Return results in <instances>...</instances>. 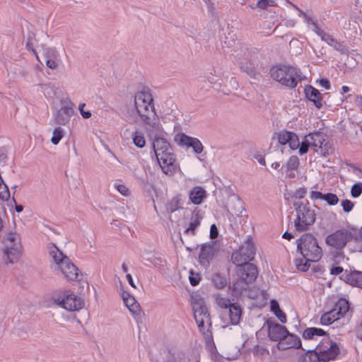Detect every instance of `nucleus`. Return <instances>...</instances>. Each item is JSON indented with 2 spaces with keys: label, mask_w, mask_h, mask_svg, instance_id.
Listing matches in <instances>:
<instances>
[{
  "label": "nucleus",
  "mask_w": 362,
  "mask_h": 362,
  "mask_svg": "<svg viewBox=\"0 0 362 362\" xmlns=\"http://www.w3.org/2000/svg\"><path fill=\"white\" fill-rule=\"evenodd\" d=\"M153 99L149 90L137 91L134 97V106L141 121L147 127L158 129L159 119L156 112Z\"/></svg>",
  "instance_id": "1"
},
{
  "label": "nucleus",
  "mask_w": 362,
  "mask_h": 362,
  "mask_svg": "<svg viewBox=\"0 0 362 362\" xmlns=\"http://www.w3.org/2000/svg\"><path fill=\"white\" fill-rule=\"evenodd\" d=\"M297 249L305 259L297 264V268L302 272L308 270L310 262H317L322 256V250L318 245L317 239L310 233L303 235L297 240Z\"/></svg>",
  "instance_id": "2"
},
{
  "label": "nucleus",
  "mask_w": 362,
  "mask_h": 362,
  "mask_svg": "<svg viewBox=\"0 0 362 362\" xmlns=\"http://www.w3.org/2000/svg\"><path fill=\"white\" fill-rule=\"evenodd\" d=\"M49 255L52 257L53 262L64 275L68 281H76L78 278V269L71 262L69 258L64 255V253L53 243L47 245Z\"/></svg>",
  "instance_id": "3"
},
{
  "label": "nucleus",
  "mask_w": 362,
  "mask_h": 362,
  "mask_svg": "<svg viewBox=\"0 0 362 362\" xmlns=\"http://www.w3.org/2000/svg\"><path fill=\"white\" fill-rule=\"evenodd\" d=\"M269 73L274 80L290 88H295L298 81L305 79L298 69L287 65L274 66Z\"/></svg>",
  "instance_id": "4"
},
{
  "label": "nucleus",
  "mask_w": 362,
  "mask_h": 362,
  "mask_svg": "<svg viewBox=\"0 0 362 362\" xmlns=\"http://www.w3.org/2000/svg\"><path fill=\"white\" fill-rule=\"evenodd\" d=\"M293 206L296 211V218L294 221L296 229L304 231L315 221L316 214L308 201L295 200Z\"/></svg>",
  "instance_id": "5"
},
{
  "label": "nucleus",
  "mask_w": 362,
  "mask_h": 362,
  "mask_svg": "<svg viewBox=\"0 0 362 362\" xmlns=\"http://www.w3.org/2000/svg\"><path fill=\"white\" fill-rule=\"evenodd\" d=\"M311 350L317 354L321 362L335 360L340 353L337 344L330 340L329 337L324 338L315 346V349Z\"/></svg>",
  "instance_id": "6"
},
{
  "label": "nucleus",
  "mask_w": 362,
  "mask_h": 362,
  "mask_svg": "<svg viewBox=\"0 0 362 362\" xmlns=\"http://www.w3.org/2000/svg\"><path fill=\"white\" fill-rule=\"evenodd\" d=\"M5 246L4 256L6 263H13L19 259L21 253V245L19 235L10 233L4 238Z\"/></svg>",
  "instance_id": "7"
},
{
  "label": "nucleus",
  "mask_w": 362,
  "mask_h": 362,
  "mask_svg": "<svg viewBox=\"0 0 362 362\" xmlns=\"http://www.w3.org/2000/svg\"><path fill=\"white\" fill-rule=\"evenodd\" d=\"M194 317L202 332H204L206 327H210L211 320L206 303L203 299H197L192 303Z\"/></svg>",
  "instance_id": "8"
},
{
  "label": "nucleus",
  "mask_w": 362,
  "mask_h": 362,
  "mask_svg": "<svg viewBox=\"0 0 362 362\" xmlns=\"http://www.w3.org/2000/svg\"><path fill=\"white\" fill-rule=\"evenodd\" d=\"M349 310V303L344 298H340L334 307L329 311L324 313L320 317V323L322 325H329L339 320Z\"/></svg>",
  "instance_id": "9"
},
{
  "label": "nucleus",
  "mask_w": 362,
  "mask_h": 362,
  "mask_svg": "<svg viewBox=\"0 0 362 362\" xmlns=\"http://www.w3.org/2000/svg\"><path fill=\"white\" fill-rule=\"evenodd\" d=\"M231 259L233 264L238 267L237 272L243 273L247 272L246 279L251 280H255L258 275V271L257 267L250 263V260L246 259L244 256L243 252L240 250L233 253Z\"/></svg>",
  "instance_id": "10"
},
{
  "label": "nucleus",
  "mask_w": 362,
  "mask_h": 362,
  "mask_svg": "<svg viewBox=\"0 0 362 362\" xmlns=\"http://www.w3.org/2000/svg\"><path fill=\"white\" fill-rule=\"evenodd\" d=\"M353 238V234L347 229L342 228L329 234L325 239L327 245L337 250L343 249Z\"/></svg>",
  "instance_id": "11"
},
{
  "label": "nucleus",
  "mask_w": 362,
  "mask_h": 362,
  "mask_svg": "<svg viewBox=\"0 0 362 362\" xmlns=\"http://www.w3.org/2000/svg\"><path fill=\"white\" fill-rule=\"evenodd\" d=\"M61 108L54 115V124L65 126L69 123L71 117L74 113V104L69 99L61 102Z\"/></svg>",
  "instance_id": "12"
},
{
  "label": "nucleus",
  "mask_w": 362,
  "mask_h": 362,
  "mask_svg": "<svg viewBox=\"0 0 362 362\" xmlns=\"http://www.w3.org/2000/svg\"><path fill=\"white\" fill-rule=\"evenodd\" d=\"M54 304L69 311H76L81 309L84 305L83 301L75 294H67L63 297L54 298Z\"/></svg>",
  "instance_id": "13"
},
{
  "label": "nucleus",
  "mask_w": 362,
  "mask_h": 362,
  "mask_svg": "<svg viewBox=\"0 0 362 362\" xmlns=\"http://www.w3.org/2000/svg\"><path fill=\"white\" fill-rule=\"evenodd\" d=\"M163 154L164 156L162 157V159H157V160L163 172L166 175H172L176 168L175 156L173 153V150L168 151Z\"/></svg>",
  "instance_id": "14"
},
{
  "label": "nucleus",
  "mask_w": 362,
  "mask_h": 362,
  "mask_svg": "<svg viewBox=\"0 0 362 362\" xmlns=\"http://www.w3.org/2000/svg\"><path fill=\"white\" fill-rule=\"evenodd\" d=\"M175 139L180 146L192 147L196 153H201L203 151V146L197 138L190 137L185 134H177Z\"/></svg>",
  "instance_id": "15"
},
{
  "label": "nucleus",
  "mask_w": 362,
  "mask_h": 362,
  "mask_svg": "<svg viewBox=\"0 0 362 362\" xmlns=\"http://www.w3.org/2000/svg\"><path fill=\"white\" fill-rule=\"evenodd\" d=\"M277 348L279 350H286L291 348L300 349L305 350L302 347L300 338L293 334H291L287 330V334L283 337L281 341L278 342Z\"/></svg>",
  "instance_id": "16"
},
{
  "label": "nucleus",
  "mask_w": 362,
  "mask_h": 362,
  "mask_svg": "<svg viewBox=\"0 0 362 362\" xmlns=\"http://www.w3.org/2000/svg\"><path fill=\"white\" fill-rule=\"evenodd\" d=\"M237 273L239 278L230 286V288L232 290L233 296H240L247 290L248 284L252 283L255 280L250 281L249 279H246L247 272H244V275L243 273Z\"/></svg>",
  "instance_id": "17"
},
{
  "label": "nucleus",
  "mask_w": 362,
  "mask_h": 362,
  "mask_svg": "<svg viewBox=\"0 0 362 362\" xmlns=\"http://www.w3.org/2000/svg\"><path fill=\"white\" fill-rule=\"evenodd\" d=\"M320 36L322 40L327 42L329 46L332 47L335 50L339 52L342 54H349V50L348 47L341 42L337 41L332 35L325 33L322 30L316 32Z\"/></svg>",
  "instance_id": "18"
},
{
  "label": "nucleus",
  "mask_w": 362,
  "mask_h": 362,
  "mask_svg": "<svg viewBox=\"0 0 362 362\" xmlns=\"http://www.w3.org/2000/svg\"><path fill=\"white\" fill-rule=\"evenodd\" d=\"M153 146L157 159H162L164 153L168 151H173L170 143L166 139L161 137L154 139Z\"/></svg>",
  "instance_id": "19"
},
{
  "label": "nucleus",
  "mask_w": 362,
  "mask_h": 362,
  "mask_svg": "<svg viewBox=\"0 0 362 362\" xmlns=\"http://www.w3.org/2000/svg\"><path fill=\"white\" fill-rule=\"evenodd\" d=\"M340 279L352 286H362V272L358 271L348 273L347 270H346V272L340 276Z\"/></svg>",
  "instance_id": "20"
},
{
  "label": "nucleus",
  "mask_w": 362,
  "mask_h": 362,
  "mask_svg": "<svg viewBox=\"0 0 362 362\" xmlns=\"http://www.w3.org/2000/svg\"><path fill=\"white\" fill-rule=\"evenodd\" d=\"M287 330L285 326L278 323L270 325L269 327V337L272 341L279 342L287 334Z\"/></svg>",
  "instance_id": "21"
},
{
  "label": "nucleus",
  "mask_w": 362,
  "mask_h": 362,
  "mask_svg": "<svg viewBox=\"0 0 362 362\" xmlns=\"http://www.w3.org/2000/svg\"><path fill=\"white\" fill-rule=\"evenodd\" d=\"M122 297L125 305L132 314L136 315L140 314V306L132 295L127 291H123Z\"/></svg>",
  "instance_id": "22"
},
{
  "label": "nucleus",
  "mask_w": 362,
  "mask_h": 362,
  "mask_svg": "<svg viewBox=\"0 0 362 362\" xmlns=\"http://www.w3.org/2000/svg\"><path fill=\"white\" fill-rule=\"evenodd\" d=\"M206 197V192L202 187H194L189 192V201L194 204L199 205Z\"/></svg>",
  "instance_id": "23"
},
{
  "label": "nucleus",
  "mask_w": 362,
  "mask_h": 362,
  "mask_svg": "<svg viewBox=\"0 0 362 362\" xmlns=\"http://www.w3.org/2000/svg\"><path fill=\"white\" fill-rule=\"evenodd\" d=\"M226 312L229 316L231 324L238 325L240 322L243 310L241 306L238 303H233L228 310H226Z\"/></svg>",
  "instance_id": "24"
},
{
  "label": "nucleus",
  "mask_w": 362,
  "mask_h": 362,
  "mask_svg": "<svg viewBox=\"0 0 362 362\" xmlns=\"http://www.w3.org/2000/svg\"><path fill=\"white\" fill-rule=\"evenodd\" d=\"M319 337H329V334L322 329L317 327L306 328L303 333V337L306 340H317Z\"/></svg>",
  "instance_id": "25"
},
{
  "label": "nucleus",
  "mask_w": 362,
  "mask_h": 362,
  "mask_svg": "<svg viewBox=\"0 0 362 362\" xmlns=\"http://www.w3.org/2000/svg\"><path fill=\"white\" fill-rule=\"evenodd\" d=\"M306 97L312 102H313L315 107L318 109L321 108L322 104V95L316 88L309 86L305 89Z\"/></svg>",
  "instance_id": "26"
},
{
  "label": "nucleus",
  "mask_w": 362,
  "mask_h": 362,
  "mask_svg": "<svg viewBox=\"0 0 362 362\" xmlns=\"http://www.w3.org/2000/svg\"><path fill=\"white\" fill-rule=\"evenodd\" d=\"M239 250L240 252H243L246 259L251 261L254 258L255 255V248L251 236H247L244 245L240 247Z\"/></svg>",
  "instance_id": "27"
},
{
  "label": "nucleus",
  "mask_w": 362,
  "mask_h": 362,
  "mask_svg": "<svg viewBox=\"0 0 362 362\" xmlns=\"http://www.w3.org/2000/svg\"><path fill=\"white\" fill-rule=\"evenodd\" d=\"M185 201V197L181 194H177L175 197H173L166 205L167 211L173 213L179 209L182 208L184 202Z\"/></svg>",
  "instance_id": "28"
},
{
  "label": "nucleus",
  "mask_w": 362,
  "mask_h": 362,
  "mask_svg": "<svg viewBox=\"0 0 362 362\" xmlns=\"http://www.w3.org/2000/svg\"><path fill=\"white\" fill-rule=\"evenodd\" d=\"M202 217L200 215L199 211L194 210L192 212L190 222L189 226L185 230V233L189 234L191 233L192 235L194 234V230L196 228L199 226L200 221L202 220Z\"/></svg>",
  "instance_id": "29"
},
{
  "label": "nucleus",
  "mask_w": 362,
  "mask_h": 362,
  "mask_svg": "<svg viewBox=\"0 0 362 362\" xmlns=\"http://www.w3.org/2000/svg\"><path fill=\"white\" fill-rule=\"evenodd\" d=\"M214 255V248L209 245H204L202 247L199 253V259L202 264H207L209 262V259Z\"/></svg>",
  "instance_id": "30"
},
{
  "label": "nucleus",
  "mask_w": 362,
  "mask_h": 362,
  "mask_svg": "<svg viewBox=\"0 0 362 362\" xmlns=\"http://www.w3.org/2000/svg\"><path fill=\"white\" fill-rule=\"evenodd\" d=\"M305 138H308L310 139L311 146L317 148L316 149H320L321 147H322V145L325 141L323 134L320 132L309 134L305 136Z\"/></svg>",
  "instance_id": "31"
},
{
  "label": "nucleus",
  "mask_w": 362,
  "mask_h": 362,
  "mask_svg": "<svg viewBox=\"0 0 362 362\" xmlns=\"http://www.w3.org/2000/svg\"><path fill=\"white\" fill-rule=\"evenodd\" d=\"M211 281L214 286L218 289H222L227 285L226 277L219 273L214 274L212 276Z\"/></svg>",
  "instance_id": "32"
},
{
  "label": "nucleus",
  "mask_w": 362,
  "mask_h": 362,
  "mask_svg": "<svg viewBox=\"0 0 362 362\" xmlns=\"http://www.w3.org/2000/svg\"><path fill=\"white\" fill-rule=\"evenodd\" d=\"M64 136V131L62 128L58 127H55L53 129L52 137L51 139V142L54 145H57L61 139Z\"/></svg>",
  "instance_id": "33"
},
{
  "label": "nucleus",
  "mask_w": 362,
  "mask_h": 362,
  "mask_svg": "<svg viewBox=\"0 0 362 362\" xmlns=\"http://www.w3.org/2000/svg\"><path fill=\"white\" fill-rule=\"evenodd\" d=\"M132 136L133 143L136 146L143 148L145 146L146 140L141 132L136 131L133 133Z\"/></svg>",
  "instance_id": "34"
},
{
  "label": "nucleus",
  "mask_w": 362,
  "mask_h": 362,
  "mask_svg": "<svg viewBox=\"0 0 362 362\" xmlns=\"http://www.w3.org/2000/svg\"><path fill=\"white\" fill-rule=\"evenodd\" d=\"M315 151L321 156L326 157L333 152V148L328 141H325L322 147L320 149H315Z\"/></svg>",
  "instance_id": "35"
},
{
  "label": "nucleus",
  "mask_w": 362,
  "mask_h": 362,
  "mask_svg": "<svg viewBox=\"0 0 362 362\" xmlns=\"http://www.w3.org/2000/svg\"><path fill=\"white\" fill-rule=\"evenodd\" d=\"M301 362H321L317 354L311 349L307 351L305 356L302 358Z\"/></svg>",
  "instance_id": "36"
},
{
  "label": "nucleus",
  "mask_w": 362,
  "mask_h": 362,
  "mask_svg": "<svg viewBox=\"0 0 362 362\" xmlns=\"http://www.w3.org/2000/svg\"><path fill=\"white\" fill-rule=\"evenodd\" d=\"M290 136H291L289 138V141L288 143L289 147L292 150H296V149L298 148V147L300 146V141H299L298 136L292 132H291Z\"/></svg>",
  "instance_id": "37"
},
{
  "label": "nucleus",
  "mask_w": 362,
  "mask_h": 362,
  "mask_svg": "<svg viewBox=\"0 0 362 362\" xmlns=\"http://www.w3.org/2000/svg\"><path fill=\"white\" fill-rule=\"evenodd\" d=\"M322 199L326 201L327 203L331 206L336 205L339 202L337 196L333 193L324 194Z\"/></svg>",
  "instance_id": "38"
},
{
  "label": "nucleus",
  "mask_w": 362,
  "mask_h": 362,
  "mask_svg": "<svg viewBox=\"0 0 362 362\" xmlns=\"http://www.w3.org/2000/svg\"><path fill=\"white\" fill-rule=\"evenodd\" d=\"M217 305L226 310L233 304L228 298L217 296L216 298Z\"/></svg>",
  "instance_id": "39"
},
{
  "label": "nucleus",
  "mask_w": 362,
  "mask_h": 362,
  "mask_svg": "<svg viewBox=\"0 0 362 362\" xmlns=\"http://www.w3.org/2000/svg\"><path fill=\"white\" fill-rule=\"evenodd\" d=\"M291 132L281 131L278 135L279 143L281 145L288 144L289 141Z\"/></svg>",
  "instance_id": "40"
},
{
  "label": "nucleus",
  "mask_w": 362,
  "mask_h": 362,
  "mask_svg": "<svg viewBox=\"0 0 362 362\" xmlns=\"http://www.w3.org/2000/svg\"><path fill=\"white\" fill-rule=\"evenodd\" d=\"M241 69L246 72L247 74L251 76L255 77L256 72L255 69V66L253 64L250 63V64H245L243 62H240Z\"/></svg>",
  "instance_id": "41"
},
{
  "label": "nucleus",
  "mask_w": 362,
  "mask_h": 362,
  "mask_svg": "<svg viewBox=\"0 0 362 362\" xmlns=\"http://www.w3.org/2000/svg\"><path fill=\"white\" fill-rule=\"evenodd\" d=\"M362 193V183L354 184L351 189V194L353 197H358Z\"/></svg>",
  "instance_id": "42"
},
{
  "label": "nucleus",
  "mask_w": 362,
  "mask_h": 362,
  "mask_svg": "<svg viewBox=\"0 0 362 362\" xmlns=\"http://www.w3.org/2000/svg\"><path fill=\"white\" fill-rule=\"evenodd\" d=\"M299 165V160L297 156H291L289 160L287 162V168L290 170H295Z\"/></svg>",
  "instance_id": "43"
},
{
  "label": "nucleus",
  "mask_w": 362,
  "mask_h": 362,
  "mask_svg": "<svg viewBox=\"0 0 362 362\" xmlns=\"http://www.w3.org/2000/svg\"><path fill=\"white\" fill-rule=\"evenodd\" d=\"M235 206L231 209L232 215L239 216L241 214L243 211L242 202L237 198L235 201Z\"/></svg>",
  "instance_id": "44"
},
{
  "label": "nucleus",
  "mask_w": 362,
  "mask_h": 362,
  "mask_svg": "<svg viewBox=\"0 0 362 362\" xmlns=\"http://www.w3.org/2000/svg\"><path fill=\"white\" fill-rule=\"evenodd\" d=\"M189 279L191 285L195 286L199 284L200 281V276L199 274L195 273L193 271H190Z\"/></svg>",
  "instance_id": "45"
},
{
  "label": "nucleus",
  "mask_w": 362,
  "mask_h": 362,
  "mask_svg": "<svg viewBox=\"0 0 362 362\" xmlns=\"http://www.w3.org/2000/svg\"><path fill=\"white\" fill-rule=\"evenodd\" d=\"M310 141L308 138H305V141L302 142L299 146V153L303 155L308 152L309 146L310 145Z\"/></svg>",
  "instance_id": "46"
},
{
  "label": "nucleus",
  "mask_w": 362,
  "mask_h": 362,
  "mask_svg": "<svg viewBox=\"0 0 362 362\" xmlns=\"http://www.w3.org/2000/svg\"><path fill=\"white\" fill-rule=\"evenodd\" d=\"M341 206L344 212L349 213L353 209L354 204L349 199H344L341 201Z\"/></svg>",
  "instance_id": "47"
},
{
  "label": "nucleus",
  "mask_w": 362,
  "mask_h": 362,
  "mask_svg": "<svg viewBox=\"0 0 362 362\" xmlns=\"http://www.w3.org/2000/svg\"><path fill=\"white\" fill-rule=\"evenodd\" d=\"M274 4V0H259L257 3V7L264 9L269 6H273Z\"/></svg>",
  "instance_id": "48"
},
{
  "label": "nucleus",
  "mask_w": 362,
  "mask_h": 362,
  "mask_svg": "<svg viewBox=\"0 0 362 362\" xmlns=\"http://www.w3.org/2000/svg\"><path fill=\"white\" fill-rule=\"evenodd\" d=\"M86 106L85 103H80L78 105V110L80 111V113L81 116L84 119H88L91 117V112L89 110L86 111V110H83L84 107Z\"/></svg>",
  "instance_id": "49"
},
{
  "label": "nucleus",
  "mask_w": 362,
  "mask_h": 362,
  "mask_svg": "<svg viewBox=\"0 0 362 362\" xmlns=\"http://www.w3.org/2000/svg\"><path fill=\"white\" fill-rule=\"evenodd\" d=\"M274 314L281 322L285 323L286 322V314L280 308H278L277 311H275Z\"/></svg>",
  "instance_id": "50"
},
{
  "label": "nucleus",
  "mask_w": 362,
  "mask_h": 362,
  "mask_svg": "<svg viewBox=\"0 0 362 362\" xmlns=\"http://www.w3.org/2000/svg\"><path fill=\"white\" fill-rule=\"evenodd\" d=\"M55 58L46 59V65L52 69H55L58 66V64L54 60Z\"/></svg>",
  "instance_id": "51"
},
{
  "label": "nucleus",
  "mask_w": 362,
  "mask_h": 362,
  "mask_svg": "<svg viewBox=\"0 0 362 362\" xmlns=\"http://www.w3.org/2000/svg\"><path fill=\"white\" fill-rule=\"evenodd\" d=\"M119 193L122 195L127 196L129 195V189L124 185H115Z\"/></svg>",
  "instance_id": "52"
},
{
  "label": "nucleus",
  "mask_w": 362,
  "mask_h": 362,
  "mask_svg": "<svg viewBox=\"0 0 362 362\" xmlns=\"http://www.w3.org/2000/svg\"><path fill=\"white\" fill-rule=\"evenodd\" d=\"M44 51L47 59L56 58V51L54 49L47 47Z\"/></svg>",
  "instance_id": "53"
},
{
  "label": "nucleus",
  "mask_w": 362,
  "mask_h": 362,
  "mask_svg": "<svg viewBox=\"0 0 362 362\" xmlns=\"http://www.w3.org/2000/svg\"><path fill=\"white\" fill-rule=\"evenodd\" d=\"M324 194L317 191H312L310 192V198L313 200L322 199Z\"/></svg>",
  "instance_id": "54"
},
{
  "label": "nucleus",
  "mask_w": 362,
  "mask_h": 362,
  "mask_svg": "<svg viewBox=\"0 0 362 362\" xmlns=\"http://www.w3.org/2000/svg\"><path fill=\"white\" fill-rule=\"evenodd\" d=\"M218 234V229L215 224H212L210 228V237L212 239L217 238Z\"/></svg>",
  "instance_id": "55"
},
{
  "label": "nucleus",
  "mask_w": 362,
  "mask_h": 362,
  "mask_svg": "<svg viewBox=\"0 0 362 362\" xmlns=\"http://www.w3.org/2000/svg\"><path fill=\"white\" fill-rule=\"evenodd\" d=\"M307 190L305 188H300L296 192V197L298 198L299 199H301L305 196Z\"/></svg>",
  "instance_id": "56"
},
{
  "label": "nucleus",
  "mask_w": 362,
  "mask_h": 362,
  "mask_svg": "<svg viewBox=\"0 0 362 362\" xmlns=\"http://www.w3.org/2000/svg\"><path fill=\"white\" fill-rule=\"evenodd\" d=\"M344 269L341 267H334L331 269L330 273L332 275H339L343 272Z\"/></svg>",
  "instance_id": "57"
},
{
  "label": "nucleus",
  "mask_w": 362,
  "mask_h": 362,
  "mask_svg": "<svg viewBox=\"0 0 362 362\" xmlns=\"http://www.w3.org/2000/svg\"><path fill=\"white\" fill-rule=\"evenodd\" d=\"M320 84L321 86L325 88L326 89L329 90L330 88V83L327 79H320Z\"/></svg>",
  "instance_id": "58"
},
{
  "label": "nucleus",
  "mask_w": 362,
  "mask_h": 362,
  "mask_svg": "<svg viewBox=\"0 0 362 362\" xmlns=\"http://www.w3.org/2000/svg\"><path fill=\"white\" fill-rule=\"evenodd\" d=\"M278 308H280L278 303L276 301H275V300L272 301V303H271V310H272V311L274 313H275V311H277Z\"/></svg>",
  "instance_id": "59"
},
{
  "label": "nucleus",
  "mask_w": 362,
  "mask_h": 362,
  "mask_svg": "<svg viewBox=\"0 0 362 362\" xmlns=\"http://www.w3.org/2000/svg\"><path fill=\"white\" fill-rule=\"evenodd\" d=\"M127 279L129 284L131 285V286H132L134 288H136V285L134 283V281H133V279H132V276L131 274H127Z\"/></svg>",
  "instance_id": "60"
},
{
  "label": "nucleus",
  "mask_w": 362,
  "mask_h": 362,
  "mask_svg": "<svg viewBox=\"0 0 362 362\" xmlns=\"http://www.w3.org/2000/svg\"><path fill=\"white\" fill-rule=\"evenodd\" d=\"M293 237V235L288 232H285L282 235L283 238H285L287 240H291Z\"/></svg>",
  "instance_id": "61"
},
{
  "label": "nucleus",
  "mask_w": 362,
  "mask_h": 362,
  "mask_svg": "<svg viewBox=\"0 0 362 362\" xmlns=\"http://www.w3.org/2000/svg\"><path fill=\"white\" fill-rule=\"evenodd\" d=\"M15 209L17 212L20 213L23 210V206L22 205L16 204Z\"/></svg>",
  "instance_id": "62"
},
{
  "label": "nucleus",
  "mask_w": 362,
  "mask_h": 362,
  "mask_svg": "<svg viewBox=\"0 0 362 362\" xmlns=\"http://www.w3.org/2000/svg\"><path fill=\"white\" fill-rule=\"evenodd\" d=\"M280 166V163H278V162H274L272 164V167L274 169H278L279 167Z\"/></svg>",
  "instance_id": "63"
},
{
  "label": "nucleus",
  "mask_w": 362,
  "mask_h": 362,
  "mask_svg": "<svg viewBox=\"0 0 362 362\" xmlns=\"http://www.w3.org/2000/svg\"><path fill=\"white\" fill-rule=\"evenodd\" d=\"M122 269L123 270L124 272H127L128 271V268H127V266L125 263H123L122 265Z\"/></svg>",
  "instance_id": "64"
}]
</instances>
